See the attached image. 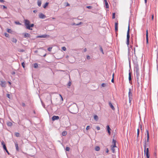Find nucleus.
<instances>
[{
    "instance_id": "obj_35",
    "label": "nucleus",
    "mask_w": 158,
    "mask_h": 158,
    "mask_svg": "<svg viewBox=\"0 0 158 158\" xmlns=\"http://www.w3.org/2000/svg\"><path fill=\"white\" fill-rule=\"evenodd\" d=\"M4 35L6 37H9V34H8L7 33H4Z\"/></svg>"
},
{
    "instance_id": "obj_56",
    "label": "nucleus",
    "mask_w": 158,
    "mask_h": 158,
    "mask_svg": "<svg viewBox=\"0 0 158 158\" xmlns=\"http://www.w3.org/2000/svg\"><path fill=\"white\" fill-rule=\"evenodd\" d=\"M137 84H138V85H137L138 87H139L140 85V84H139V81H137Z\"/></svg>"
},
{
    "instance_id": "obj_54",
    "label": "nucleus",
    "mask_w": 158,
    "mask_h": 158,
    "mask_svg": "<svg viewBox=\"0 0 158 158\" xmlns=\"http://www.w3.org/2000/svg\"><path fill=\"white\" fill-rule=\"evenodd\" d=\"M5 150L6 151V152L8 154H9V152H8V151L7 150V148H6V149H5L4 150Z\"/></svg>"
},
{
    "instance_id": "obj_15",
    "label": "nucleus",
    "mask_w": 158,
    "mask_h": 158,
    "mask_svg": "<svg viewBox=\"0 0 158 158\" xmlns=\"http://www.w3.org/2000/svg\"><path fill=\"white\" fill-rule=\"evenodd\" d=\"M129 80L130 83H131L132 82V78L131 77V73L130 72L129 73Z\"/></svg>"
},
{
    "instance_id": "obj_23",
    "label": "nucleus",
    "mask_w": 158,
    "mask_h": 158,
    "mask_svg": "<svg viewBox=\"0 0 158 158\" xmlns=\"http://www.w3.org/2000/svg\"><path fill=\"white\" fill-rule=\"evenodd\" d=\"M15 146L16 147V150L17 151H19V148L18 147V144L17 142L15 143Z\"/></svg>"
},
{
    "instance_id": "obj_7",
    "label": "nucleus",
    "mask_w": 158,
    "mask_h": 158,
    "mask_svg": "<svg viewBox=\"0 0 158 158\" xmlns=\"http://www.w3.org/2000/svg\"><path fill=\"white\" fill-rule=\"evenodd\" d=\"M23 34L24 35V37L25 38H30L31 37L30 34L28 33H23Z\"/></svg>"
},
{
    "instance_id": "obj_33",
    "label": "nucleus",
    "mask_w": 158,
    "mask_h": 158,
    "mask_svg": "<svg viewBox=\"0 0 158 158\" xmlns=\"http://www.w3.org/2000/svg\"><path fill=\"white\" fill-rule=\"evenodd\" d=\"M34 67L35 68H37L38 67V64L37 63H35L34 64Z\"/></svg>"
},
{
    "instance_id": "obj_60",
    "label": "nucleus",
    "mask_w": 158,
    "mask_h": 158,
    "mask_svg": "<svg viewBox=\"0 0 158 158\" xmlns=\"http://www.w3.org/2000/svg\"><path fill=\"white\" fill-rule=\"evenodd\" d=\"M37 12V10H34L33 11V12L34 13H36Z\"/></svg>"
},
{
    "instance_id": "obj_61",
    "label": "nucleus",
    "mask_w": 158,
    "mask_h": 158,
    "mask_svg": "<svg viewBox=\"0 0 158 158\" xmlns=\"http://www.w3.org/2000/svg\"><path fill=\"white\" fill-rule=\"evenodd\" d=\"M106 152L107 153H108V152H109V150L108 148H107L106 149Z\"/></svg>"
},
{
    "instance_id": "obj_29",
    "label": "nucleus",
    "mask_w": 158,
    "mask_h": 158,
    "mask_svg": "<svg viewBox=\"0 0 158 158\" xmlns=\"http://www.w3.org/2000/svg\"><path fill=\"white\" fill-rule=\"evenodd\" d=\"M12 125V123L10 122H7V125L8 126H11Z\"/></svg>"
},
{
    "instance_id": "obj_3",
    "label": "nucleus",
    "mask_w": 158,
    "mask_h": 158,
    "mask_svg": "<svg viewBox=\"0 0 158 158\" xmlns=\"http://www.w3.org/2000/svg\"><path fill=\"white\" fill-rule=\"evenodd\" d=\"M130 26L129 24L128 30L127 32V44L128 46L129 45V40H130Z\"/></svg>"
},
{
    "instance_id": "obj_18",
    "label": "nucleus",
    "mask_w": 158,
    "mask_h": 158,
    "mask_svg": "<svg viewBox=\"0 0 158 158\" xmlns=\"http://www.w3.org/2000/svg\"><path fill=\"white\" fill-rule=\"evenodd\" d=\"M104 2L105 3L106 7V8H109V5L106 0H104Z\"/></svg>"
},
{
    "instance_id": "obj_5",
    "label": "nucleus",
    "mask_w": 158,
    "mask_h": 158,
    "mask_svg": "<svg viewBox=\"0 0 158 158\" xmlns=\"http://www.w3.org/2000/svg\"><path fill=\"white\" fill-rule=\"evenodd\" d=\"M144 154L146 155L147 158H149V149L147 148L145 150V152H144Z\"/></svg>"
},
{
    "instance_id": "obj_12",
    "label": "nucleus",
    "mask_w": 158,
    "mask_h": 158,
    "mask_svg": "<svg viewBox=\"0 0 158 158\" xmlns=\"http://www.w3.org/2000/svg\"><path fill=\"white\" fill-rule=\"evenodd\" d=\"M46 17V16L42 13H41L39 15V17L40 18L44 19H45Z\"/></svg>"
},
{
    "instance_id": "obj_64",
    "label": "nucleus",
    "mask_w": 158,
    "mask_h": 158,
    "mask_svg": "<svg viewBox=\"0 0 158 158\" xmlns=\"http://www.w3.org/2000/svg\"><path fill=\"white\" fill-rule=\"evenodd\" d=\"M21 52H24V50L23 49H22L20 51Z\"/></svg>"
},
{
    "instance_id": "obj_21",
    "label": "nucleus",
    "mask_w": 158,
    "mask_h": 158,
    "mask_svg": "<svg viewBox=\"0 0 158 158\" xmlns=\"http://www.w3.org/2000/svg\"><path fill=\"white\" fill-rule=\"evenodd\" d=\"M116 140L114 139H113L112 140V143L113 144V146L114 147H116Z\"/></svg>"
},
{
    "instance_id": "obj_49",
    "label": "nucleus",
    "mask_w": 158,
    "mask_h": 158,
    "mask_svg": "<svg viewBox=\"0 0 158 158\" xmlns=\"http://www.w3.org/2000/svg\"><path fill=\"white\" fill-rule=\"evenodd\" d=\"M106 86V84H105V83H102V86L103 87H105Z\"/></svg>"
},
{
    "instance_id": "obj_52",
    "label": "nucleus",
    "mask_w": 158,
    "mask_h": 158,
    "mask_svg": "<svg viewBox=\"0 0 158 158\" xmlns=\"http://www.w3.org/2000/svg\"><path fill=\"white\" fill-rule=\"evenodd\" d=\"M22 106L23 107H24L26 105H25V104L24 103H22Z\"/></svg>"
},
{
    "instance_id": "obj_53",
    "label": "nucleus",
    "mask_w": 158,
    "mask_h": 158,
    "mask_svg": "<svg viewBox=\"0 0 158 158\" xmlns=\"http://www.w3.org/2000/svg\"><path fill=\"white\" fill-rule=\"evenodd\" d=\"M3 8V9H6L7 8V7L4 5L2 6Z\"/></svg>"
},
{
    "instance_id": "obj_16",
    "label": "nucleus",
    "mask_w": 158,
    "mask_h": 158,
    "mask_svg": "<svg viewBox=\"0 0 158 158\" xmlns=\"http://www.w3.org/2000/svg\"><path fill=\"white\" fill-rule=\"evenodd\" d=\"M146 132L147 133V139L146 142H148L149 141V135L148 130H147Z\"/></svg>"
},
{
    "instance_id": "obj_41",
    "label": "nucleus",
    "mask_w": 158,
    "mask_h": 158,
    "mask_svg": "<svg viewBox=\"0 0 158 158\" xmlns=\"http://www.w3.org/2000/svg\"><path fill=\"white\" fill-rule=\"evenodd\" d=\"M22 66H23V68H24L25 67V63L24 62H23L22 63Z\"/></svg>"
},
{
    "instance_id": "obj_62",
    "label": "nucleus",
    "mask_w": 158,
    "mask_h": 158,
    "mask_svg": "<svg viewBox=\"0 0 158 158\" xmlns=\"http://www.w3.org/2000/svg\"><path fill=\"white\" fill-rule=\"evenodd\" d=\"M86 51H87V49H86V48H85L84 49V52H86Z\"/></svg>"
},
{
    "instance_id": "obj_40",
    "label": "nucleus",
    "mask_w": 158,
    "mask_h": 158,
    "mask_svg": "<svg viewBox=\"0 0 158 158\" xmlns=\"http://www.w3.org/2000/svg\"><path fill=\"white\" fill-rule=\"evenodd\" d=\"M15 23L16 24H17V25H21V24L19 22H17V21H15Z\"/></svg>"
},
{
    "instance_id": "obj_39",
    "label": "nucleus",
    "mask_w": 158,
    "mask_h": 158,
    "mask_svg": "<svg viewBox=\"0 0 158 158\" xmlns=\"http://www.w3.org/2000/svg\"><path fill=\"white\" fill-rule=\"evenodd\" d=\"M70 150V148L69 147H66L65 148V150L67 151H69Z\"/></svg>"
},
{
    "instance_id": "obj_58",
    "label": "nucleus",
    "mask_w": 158,
    "mask_h": 158,
    "mask_svg": "<svg viewBox=\"0 0 158 158\" xmlns=\"http://www.w3.org/2000/svg\"><path fill=\"white\" fill-rule=\"evenodd\" d=\"M111 82L112 83H114V78H113V77H112V78L111 80Z\"/></svg>"
},
{
    "instance_id": "obj_38",
    "label": "nucleus",
    "mask_w": 158,
    "mask_h": 158,
    "mask_svg": "<svg viewBox=\"0 0 158 158\" xmlns=\"http://www.w3.org/2000/svg\"><path fill=\"white\" fill-rule=\"evenodd\" d=\"M52 48V47H50L48 48V50L49 52H51Z\"/></svg>"
},
{
    "instance_id": "obj_50",
    "label": "nucleus",
    "mask_w": 158,
    "mask_h": 158,
    "mask_svg": "<svg viewBox=\"0 0 158 158\" xmlns=\"http://www.w3.org/2000/svg\"><path fill=\"white\" fill-rule=\"evenodd\" d=\"M86 8L89 9H91L92 8V6H86Z\"/></svg>"
},
{
    "instance_id": "obj_20",
    "label": "nucleus",
    "mask_w": 158,
    "mask_h": 158,
    "mask_svg": "<svg viewBox=\"0 0 158 158\" xmlns=\"http://www.w3.org/2000/svg\"><path fill=\"white\" fill-rule=\"evenodd\" d=\"M2 145L3 146V147L4 150L6 149V145L5 143H4V142L2 141Z\"/></svg>"
},
{
    "instance_id": "obj_34",
    "label": "nucleus",
    "mask_w": 158,
    "mask_h": 158,
    "mask_svg": "<svg viewBox=\"0 0 158 158\" xmlns=\"http://www.w3.org/2000/svg\"><path fill=\"white\" fill-rule=\"evenodd\" d=\"M7 31L9 33H11L12 32V31L10 29H7Z\"/></svg>"
},
{
    "instance_id": "obj_14",
    "label": "nucleus",
    "mask_w": 158,
    "mask_h": 158,
    "mask_svg": "<svg viewBox=\"0 0 158 158\" xmlns=\"http://www.w3.org/2000/svg\"><path fill=\"white\" fill-rule=\"evenodd\" d=\"M34 26V24H29L28 26L27 27V29L29 30H32V28H31V27H33Z\"/></svg>"
},
{
    "instance_id": "obj_1",
    "label": "nucleus",
    "mask_w": 158,
    "mask_h": 158,
    "mask_svg": "<svg viewBox=\"0 0 158 158\" xmlns=\"http://www.w3.org/2000/svg\"><path fill=\"white\" fill-rule=\"evenodd\" d=\"M69 111L71 113L76 114L77 113L78 109L77 104L73 103L70 106L69 108Z\"/></svg>"
},
{
    "instance_id": "obj_24",
    "label": "nucleus",
    "mask_w": 158,
    "mask_h": 158,
    "mask_svg": "<svg viewBox=\"0 0 158 158\" xmlns=\"http://www.w3.org/2000/svg\"><path fill=\"white\" fill-rule=\"evenodd\" d=\"M41 4V1L40 0H38L37 1V4L38 6H40Z\"/></svg>"
},
{
    "instance_id": "obj_42",
    "label": "nucleus",
    "mask_w": 158,
    "mask_h": 158,
    "mask_svg": "<svg viewBox=\"0 0 158 158\" xmlns=\"http://www.w3.org/2000/svg\"><path fill=\"white\" fill-rule=\"evenodd\" d=\"M139 129H137V138L138 139V138L139 137Z\"/></svg>"
},
{
    "instance_id": "obj_32",
    "label": "nucleus",
    "mask_w": 158,
    "mask_h": 158,
    "mask_svg": "<svg viewBox=\"0 0 158 158\" xmlns=\"http://www.w3.org/2000/svg\"><path fill=\"white\" fill-rule=\"evenodd\" d=\"M15 135L17 137H20V134L19 133L16 132L15 133Z\"/></svg>"
},
{
    "instance_id": "obj_59",
    "label": "nucleus",
    "mask_w": 158,
    "mask_h": 158,
    "mask_svg": "<svg viewBox=\"0 0 158 158\" xmlns=\"http://www.w3.org/2000/svg\"><path fill=\"white\" fill-rule=\"evenodd\" d=\"M152 20H153L154 19V15H152Z\"/></svg>"
},
{
    "instance_id": "obj_45",
    "label": "nucleus",
    "mask_w": 158,
    "mask_h": 158,
    "mask_svg": "<svg viewBox=\"0 0 158 158\" xmlns=\"http://www.w3.org/2000/svg\"><path fill=\"white\" fill-rule=\"evenodd\" d=\"M6 96L8 97V98L10 99L11 98L10 97V95L9 94H7Z\"/></svg>"
},
{
    "instance_id": "obj_4",
    "label": "nucleus",
    "mask_w": 158,
    "mask_h": 158,
    "mask_svg": "<svg viewBox=\"0 0 158 158\" xmlns=\"http://www.w3.org/2000/svg\"><path fill=\"white\" fill-rule=\"evenodd\" d=\"M128 95L129 98V102H130L132 99V93L131 90L130 89H129Z\"/></svg>"
},
{
    "instance_id": "obj_36",
    "label": "nucleus",
    "mask_w": 158,
    "mask_h": 158,
    "mask_svg": "<svg viewBox=\"0 0 158 158\" xmlns=\"http://www.w3.org/2000/svg\"><path fill=\"white\" fill-rule=\"evenodd\" d=\"M115 13H113L112 17L113 19H114L115 18Z\"/></svg>"
},
{
    "instance_id": "obj_63",
    "label": "nucleus",
    "mask_w": 158,
    "mask_h": 158,
    "mask_svg": "<svg viewBox=\"0 0 158 158\" xmlns=\"http://www.w3.org/2000/svg\"><path fill=\"white\" fill-rule=\"evenodd\" d=\"M0 2H4V0H0Z\"/></svg>"
},
{
    "instance_id": "obj_26",
    "label": "nucleus",
    "mask_w": 158,
    "mask_h": 158,
    "mask_svg": "<svg viewBox=\"0 0 158 158\" xmlns=\"http://www.w3.org/2000/svg\"><path fill=\"white\" fill-rule=\"evenodd\" d=\"M82 24V23L81 22H80L79 23H78V24H76L75 23H72V25H76L78 26L79 25L81 24Z\"/></svg>"
},
{
    "instance_id": "obj_57",
    "label": "nucleus",
    "mask_w": 158,
    "mask_h": 158,
    "mask_svg": "<svg viewBox=\"0 0 158 158\" xmlns=\"http://www.w3.org/2000/svg\"><path fill=\"white\" fill-rule=\"evenodd\" d=\"M11 73L12 75H14L15 74V72L14 71H13Z\"/></svg>"
},
{
    "instance_id": "obj_9",
    "label": "nucleus",
    "mask_w": 158,
    "mask_h": 158,
    "mask_svg": "<svg viewBox=\"0 0 158 158\" xmlns=\"http://www.w3.org/2000/svg\"><path fill=\"white\" fill-rule=\"evenodd\" d=\"M118 22L117 21L115 23V32H117L118 31Z\"/></svg>"
},
{
    "instance_id": "obj_11",
    "label": "nucleus",
    "mask_w": 158,
    "mask_h": 158,
    "mask_svg": "<svg viewBox=\"0 0 158 158\" xmlns=\"http://www.w3.org/2000/svg\"><path fill=\"white\" fill-rule=\"evenodd\" d=\"M48 37V35H38L36 36V38H46Z\"/></svg>"
},
{
    "instance_id": "obj_25",
    "label": "nucleus",
    "mask_w": 158,
    "mask_h": 158,
    "mask_svg": "<svg viewBox=\"0 0 158 158\" xmlns=\"http://www.w3.org/2000/svg\"><path fill=\"white\" fill-rule=\"evenodd\" d=\"M99 47H100V51L103 54H104V52L102 46L100 45H99Z\"/></svg>"
},
{
    "instance_id": "obj_44",
    "label": "nucleus",
    "mask_w": 158,
    "mask_h": 158,
    "mask_svg": "<svg viewBox=\"0 0 158 158\" xmlns=\"http://www.w3.org/2000/svg\"><path fill=\"white\" fill-rule=\"evenodd\" d=\"M146 40L147 44H148V37H146Z\"/></svg>"
},
{
    "instance_id": "obj_10",
    "label": "nucleus",
    "mask_w": 158,
    "mask_h": 158,
    "mask_svg": "<svg viewBox=\"0 0 158 158\" xmlns=\"http://www.w3.org/2000/svg\"><path fill=\"white\" fill-rule=\"evenodd\" d=\"M59 118V117L58 116H53L52 117V121H55V120H58Z\"/></svg>"
},
{
    "instance_id": "obj_55",
    "label": "nucleus",
    "mask_w": 158,
    "mask_h": 158,
    "mask_svg": "<svg viewBox=\"0 0 158 158\" xmlns=\"http://www.w3.org/2000/svg\"><path fill=\"white\" fill-rule=\"evenodd\" d=\"M96 128L98 130H99L100 129V127L99 126L96 127Z\"/></svg>"
},
{
    "instance_id": "obj_28",
    "label": "nucleus",
    "mask_w": 158,
    "mask_h": 158,
    "mask_svg": "<svg viewBox=\"0 0 158 158\" xmlns=\"http://www.w3.org/2000/svg\"><path fill=\"white\" fill-rule=\"evenodd\" d=\"M49 3L46 2L43 6V7L44 8H46V7L48 6Z\"/></svg>"
},
{
    "instance_id": "obj_47",
    "label": "nucleus",
    "mask_w": 158,
    "mask_h": 158,
    "mask_svg": "<svg viewBox=\"0 0 158 158\" xmlns=\"http://www.w3.org/2000/svg\"><path fill=\"white\" fill-rule=\"evenodd\" d=\"M90 128V127L89 126H87L86 127V130H88Z\"/></svg>"
},
{
    "instance_id": "obj_43",
    "label": "nucleus",
    "mask_w": 158,
    "mask_h": 158,
    "mask_svg": "<svg viewBox=\"0 0 158 158\" xmlns=\"http://www.w3.org/2000/svg\"><path fill=\"white\" fill-rule=\"evenodd\" d=\"M148 37V30H147L146 31V37Z\"/></svg>"
},
{
    "instance_id": "obj_31",
    "label": "nucleus",
    "mask_w": 158,
    "mask_h": 158,
    "mask_svg": "<svg viewBox=\"0 0 158 158\" xmlns=\"http://www.w3.org/2000/svg\"><path fill=\"white\" fill-rule=\"evenodd\" d=\"M111 149L112 152L113 153H114L115 152V151H114L115 149H114V148L115 147H114L113 146H111Z\"/></svg>"
},
{
    "instance_id": "obj_51",
    "label": "nucleus",
    "mask_w": 158,
    "mask_h": 158,
    "mask_svg": "<svg viewBox=\"0 0 158 158\" xmlns=\"http://www.w3.org/2000/svg\"><path fill=\"white\" fill-rule=\"evenodd\" d=\"M87 60H89L90 59V56L88 55L87 56Z\"/></svg>"
},
{
    "instance_id": "obj_46",
    "label": "nucleus",
    "mask_w": 158,
    "mask_h": 158,
    "mask_svg": "<svg viewBox=\"0 0 158 158\" xmlns=\"http://www.w3.org/2000/svg\"><path fill=\"white\" fill-rule=\"evenodd\" d=\"M71 81H69L68 83V85L69 87L71 85Z\"/></svg>"
},
{
    "instance_id": "obj_8",
    "label": "nucleus",
    "mask_w": 158,
    "mask_h": 158,
    "mask_svg": "<svg viewBox=\"0 0 158 158\" xmlns=\"http://www.w3.org/2000/svg\"><path fill=\"white\" fill-rule=\"evenodd\" d=\"M1 83L0 84V85L1 86L3 87H5L6 86V81H1Z\"/></svg>"
},
{
    "instance_id": "obj_17",
    "label": "nucleus",
    "mask_w": 158,
    "mask_h": 158,
    "mask_svg": "<svg viewBox=\"0 0 158 158\" xmlns=\"http://www.w3.org/2000/svg\"><path fill=\"white\" fill-rule=\"evenodd\" d=\"M146 144H147V143H146V140L145 139V140L144 142V144H143V147H144V152H145V150H146V149H147V148H146Z\"/></svg>"
},
{
    "instance_id": "obj_27",
    "label": "nucleus",
    "mask_w": 158,
    "mask_h": 158,
    "mask_svg": "<svg viewBox=\"0 0 158 158\" xmlns=\"http://www.w3.org/2000/svg\"><path fill=\"white\" fill-rule=\"evenodd\" d=\"M67 134V132L65 131H63V132L62 133V135L63 136H65Z\"/></svg>"
},
{
    "instance_id": "obj_37",
    "label": "nucleus",
    "mask_w": 158,
    "mask_h": 158,
    "mask_svg": "<svg viewBox=\"0 0 158 158\" xmlns=\"http://www.w3.org/2000/svg\"><path fill=\"white\" fill-rule=\"evenodd\" d=\"M94 119L96 120H97L98 119V116L95 115L94 116Z\"/></svg>"
},
{
    "instance_id": "obj_2",
    "label": "nucleus",
    "mask_w": 158,
    "mask_h": 158,
    "mask_svg": "<svg viewBox=\"0 0 158 158\" xmlns=\"http://www.w3.org/2000/svg\"><path fill=\"white\" fill-rule=\"evenodd\" d=\"M135 74L136 77H139V68L138 65L137 63L134 64Z\"/></svg>"
},
{
    "instance_id": "obj_19",
    "label": "nucleus",
    "mask_w": 158,
    "mask_h": 158,
    "mask_svg": "<svg viewBox=\"0 0 158 158\" xmlns=\"http://www.w3.org/2000/svg\"><path fill=\"white\" fill-rule=\"evenodd\" d=\"M109 106H110V107L111 108V109L113 110H114L115 109V108H114V106H113V105L110 102H109Z\"/></svg>"
},
{
    "instance_id": "obj_48",
    "label": "nucleus",
    "mask_w": 158,
    "mask_h": 158,
    "mask_svg": "<svg viewBox=\"0 0 158 158\" xmlns=\"http://www.w3.org/2000/svg\"><path fill=\"white\" fill-rule=\"evenodd\" d=\"M62 49L63 50H64V51H65L66 50V48H65V47H62Z\"/></svg>"
},
{
    "instance_id": "obj_22",
    "label": "nucleus",
    "mask_w": 158,
    "mask_h": 158,
    "mask_svg": "<svg viewBox=\"0 0 158 158\" xmlns=\"http://www.w3.org/2000/svg\"><path fill=\"white\" fill-rule=\"evenodd\" d=\"M11 40L13 42L15 43H16L17 42V40L16 39L14 38H12L11 39Z\"/></svg>"
},
{
    "instance_id": "obj_6",
    "label": "nucleus",
    "mask_w": 158,
    "mask_h": 158,
    "mask_svg": "<svg viewBox=\"0 0 158 158\" xmlns=\"http://www.w3.org/2000/svg\"><path fill=\"white\" fill-rule=\"evenodd\" d=\"M30 21L27 20L25 19L24 20V23L25 26L26 27V28L27 29V27L30 24Z\"/></svg>"
},
{
    "instance_id": "obj_30",
    "label": "nucleus",
    "mask_w": 158,
    "mask_h": 158,
    "mask_svg": "<svg viewBox=\"0 0 158 158\" xmlns=\"http://www.w3.org/2000/svg\"><path fill=\"white\" fill-rule=\"evenodd\" d=\"M95 150L97 151H98L100 150V148L99 146H96L95 148Z\"/></svg>"
},
{
    "instance_id": "obj_13",
    "label": "nucleus",
    "mask_w": 158,
    "mask_h": 158,
    "mask_svg": "<svg viewBox=\"0 0 158 158\" xmlns=\"http://www.w3.org/2000/svg\"><path fill=\"white\" fill-rule=\"evenodd\" d=\"M107 130L108 131V133L109 135H110L111 132L110 131L111 129L109 125H107L106 126Z\"/></svg>"
}]
</instances>
